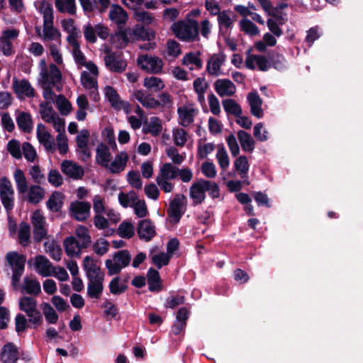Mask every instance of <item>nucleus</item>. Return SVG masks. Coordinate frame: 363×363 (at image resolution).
<instances>
[{
	"mask_svg": "<svg viewBox=\"0 0 363 363\" xmlns=\"http://www.w3.org/2000/svg\"><path fill=\"white\" fill-rule=\"evenodd\" d=\"M56 105L60 113L64 116L69 114L72 110L71 103L63 94L57 96Z\"/></svg>",
	"mask_w": 363,
	"mask_h": 363,
	"instance_id": "43",
	"label": "nucleus"
},
{
	"mask_svg": "<svg viewBox=\"0 0 363 363\" xmlns=\"http://www.w3.org/2000/svg\"><path fill=\"white\" fill-rule=\"evenodd\" d=\"M252 196L258 206H265L267 208L271 207L269 199L265 193L262 191H255L253 192Z\"/></svg>",
	"mask_w": 363,
	"mask_h": 363,
	"instance_id": "62",
	"label": "nucleus"
},
{
	"mask_svg": "<svg viewBox=\"0 0 363 363\" xmlns=\"http://www.w3.org/2000/svg\"><path fill=\"white\" fill-rule=\"evenodd\" d=\"M138 64L143 70L150 73L159 74L162 72L163 62L159 57L143 55L138 59Z\"/></svg>",
	"mask_w": 363,
	"mask_h": 363,
	"instance_id": "6",
	"label": "nucleus"
},
{
	"mask_svg": "<svg viewBox=\"0 0 363 363\" xmlns=\"http://www.w3.org/2000/svg\"><path fill=\"white\" fill-rule=\"evenodd\" d=\"M18 358L19 352L13 342H7L2 347L0 359L3 363H16Z\"/></svg>",
	"mask_w": 363,
	"mask_h": 363,
	"instance_id": "11",
	"label": "nucleus"
},
{
	"mask_svg": "<svg viewBox=\"0 0 363 363\" xmlns=\"http://www.w3.org/2000/svg\"><path fill=\"white\" fill-rule=\"evenodd\" d=\"M30 225L25 222H22L20 224V229L18 231V239L19 243L22 246H26L30 240Z\"/></svg>",
	"mask_w": 363,
	"mask_h": 363,
	"instance_id": "49",
	"label": "nucleus"
},
{
	"mask_svg": "<svg viewBox=\"0 0 363 363\" xmlns=\"http://www.w3.org/2000/svg\"><path fill=\"white\" fill-rule=\"evenodd\" d=\"M268 58L272 66L276 69L281 70L284 68V64L283 62L284 58L281 55L275 52H272L268 54Z\"/></svg>",
	"mask_w": 363,
	"mask_h": 363,
	"instance_id": "51",
	"label": "nucleus"
},
{
	"mask_svg": "<svg viewBox=\"0 0 363 363\" xmlns=\"http://www.w3.org/2000/svg\"><path fill=\"white\" fill-rule=\"evenodd\" d=\"M171 259V255L167 253L160 252L155 255L152 257V262L155 264L157 269H161L163 266H166L169 264Z\"/></svg>",
	"mask_w": 363,
	"mask_h": 363,
	"instance_id": "53",
	"label": "nucleus"
},
{
	"mask_svg": "<svg viewBox=\"0 0 363 363\" xmlns=\"http://www.w3.org/2000/svg\"><path fill=\"white\" fill-rule=\"evenodd\" d=\"M224 111L228 114L233 115L235 117H240L242 115V111L240 105L237 103L234 99H226L222 101Z\"/></svg>",
	"mask_w": 363,
	"mask_h": 363,
	"instance_id": "28",
	"label": "nucleus"
},
{
	"mask_svg": "<svg viewBox=\"0 0 363 363\" xmlns=\"http://www.w3.org/2000/svg\"><path fill=\"white\" fill-rule=\"evenodd\" d=\"M109 242L108 240L101 238L93 245V250L100 256L106 254L108 251Z\"/></svg>",
	"mask_w": 363,
	"mask_h": 363,
	"instance_id": "55",
	"label": "nucleus"
},
{
	"mask_svg": "<svg viewBox=\"0 0 363 363\" xmlns=\"http://www.w3.org/2000/svg\"><path fill=\"white\" fill-rule=\"evenodd\" d=\"M128 159V155L125 152H121L116 155L115 160L108 164L107 169L112 174H118L125 169Z\"/></svg>",
	"mask_w": 363,
	"mask_h": 363,
	"instance_id": "19",
	"label": "nucleus"
},
{
	"mask_svg": "<svg viewBox=\"0 0 363 363\" xmlns=\"http://www.w3.org/2000/svg\"><path fill=\"white\" fill-rule=\"evenodd\" d=\"M61 170L65 174L74 179H81L84 174L81 166L69 160H64L62 162Z\"/></svg>",
	"mask_w": 363,
	"mask_h": 363,
	"instance_id": "13",
	"label": "nucleus"
},
{
	"mask_svg": "<svg viewBox=\"0 0 363 363\" xmlns=\"http://www.w3.org/2000/svg\"><path fill=\"white\" fill-rule=\"evenodd\" d=\"M25 285L23 286L26 293L35 296L38 295L41 291L40 282L36 279H30L28 277L24 278Z\"/></svg>",
	"mask_w": 363,
	"mask_h": 363,
	"instance_id": "42",
	"label": "nucleus"
},
{
	"mask_svg": "<svg viewBox=\"0 0 363 363\" xmlns=\"http://www.w3.org/2000/svg\"><path fill=\"white\" fill-rule=\"evenodd\" d=\"M177 167L172 163L166 162L160 167V175L157 177H161L164 179H174L177 178Z\"/></svg>",
	"mask_w": 363,
	"mask_h": 363,
	"instance_id": "32",
	"label": "nucleus"
},
{
	"mask_svg": "<svg viewBox=\"0 0 363 363\" xmlns=\"http://www.w3.org/2000/svg\"><path fill=\"white\" fill-rule=\"evenodd\" d=\"M104 62L106 68L111 72L122 73L127 67V62L116 53H111L104 57Z\"/></svg>",
	"mask_w": 363,
	"mask_h": 363,
	"instance_id": "8",
	"label": "nucleus"
},
{
	"mask_svg": "<svg viewBox=\"0 0 363 363\" xmlns=\"http://www.w3.org/2000/svg\"><path fill=\"white\" fill-rule=\"evenodd\" d=\"M89 283L87 286V295L91 298H99L103 290V282L104 275H95L92 278H88Z\"/></svg>",
	"mask_w": 363,
	"mask_h": 363,
	"instance_id": "9",
	"label": "nucleus"
},
{
	"mask_svg": "<svg viewBox=\"0 0 363 363\" xmlns=\"http://www.w3.org/2000/svg\"><path fill=\"white\" fill-rule=\"evenodd\" d=\"M96 152L97 163L103 167L108 168V163L111 159V154L108 147L104 143H100L97 146Z\"/></svg>",
	"mask_w": 363,
	"mask_h": 363,
	"instance_id": "20",
	"label": "nucleus"
},
{
	"mask_svg": "<svg viewBox=\"0 0 363 363\" xmlns=\"http://www.w3.org/2000/svg\"><path fill=\"white\" fill-rule=\"evenodd\" d=\"M19 308L26 313L37 309V301L30 296H23L19 301Z\"/></svg>",
	"mask_w": 363,
	"mask_h": 363,
	"instance_id": "36",
	"label": "nucleus"
},
{
	"mask_svg": "<svg viewBox=\"0 0 363 363\" xmlns=\"http://www.w3.org/2000/svg\"><path fill=\"white\" fill-rule=\"evenodd\" d=\"M166 153L175 164H182L185 159L184 156L179 154V151L175 147H170L167 148L166 150Z\"/></svg>",
	"mask_w": 363,
	"mask_h": 363,
	"instance_id": "64",
	"label": "nucleus"
},
{
	"mask_svg": "<svg viewBox=\"0 0 363 363\" xmlns=\"http://www.w3.org/2000/svg\"><path fill=\"white\" fill-rule=\"evenodd\" d=\"M187 199L184 194H176L172 200L169 201V208L167 211L171 222L177 223L179 222L186 211Z\"/></svg>",
	"mask_w": 363,
	"mask_h": 363,
	"instance_id": "3",
	"label": "nucleus"
},
{
	"mask_svg": "<svg viewBox=\"0 0 363 363\" xmlns=\"http://www.w3.org/2000/svg\"><path fill=\"white\" fill-rule=\"evenodd\" d=\"M114 35L118 38V40H121L125 48L130 42L133 41L132 30L130 28H123L118 26V30L115 33Z\"/></svg>",
	"mask_w": 363,
	"mask_h": 363,
	"instance_id": "45",
	"label": "nucleus"
},
{
	"mask_svg": "<svg viewBox=\"0 0 363 363\" xmlns=\"http://www.w3.org/2000/svg\"><path fill=\"white\" fill-rule=\"evenodd\" d=\"M105 96L113 108H118V103L121 101L120 96L115 88L111 86H106L104 88Z\"/></svg>",
	"mask_w": 363,
	"mask_h": 363,
	"instance_id": "37",
	"label": "nucleus"
},
{
	"mask_svg": "<svg viewBox=\"0 0 363 363\" xmlns=\"http://www.w3.org/2000/svg\"><path fill=\"white\" fill-rule=\"evenodd\" d=\"M28 320L22 313H18L15 318V329L18 334L25 332L29 327L28 325Z\"/></svg>",
	"mask_w": 363,
	"mask_h": 363,
	"instance_id": "56",
	"label": "nucleus"
},
{
	"mask_svg": "<svg viewBox=\"0 0 363 363\" xmlns=\"http://www.w3.org/2000/svg\"><path fill=\"white\" fill-rule=\"evenodd\" d=\"M35 267L38 270L39 274L45 277L50 276L51 269H55L49 259L40 255L35 257Z\"/></svg>",
	"mask_w": 363,
	"mask_h": 363,
	"instance_id": "22",
	"label": "nucleus"
},
{
	"mask_svg": "<svg viewBox=\"0 0 363 363\" xmlns=\"http://www.w3.org/2000/svg\"><path fill=\"white\" fill-rule=\"evenodd\" d=\"M240 26L242 31L252 36L257 35L259 33L258 27L249 19L244 18L241 20Z\"/></svg>",
	"mask_w": 363,
	"mask_h": 363,
	"instance_id": "47",
	"label": "nucleus"
},
{
	"mask_svg": "<svg viewBox=\"0 0 363 363\" xmlns=\"http://www.w3.org/2000/svg\"><path fill=\"white\" fill-rule=\"evenodd\" d=\"M206 179H200L194 182L189 188V196L193 201L194 206L201 204L206 199L207 186L204 184Z\"/></svg>",
	"mask_w": 363,
	"mask_h": 363,
	"instance_id": "5",
	"label": "nucleus"
},
{
	"mask_svg": "<svg viewBox=\"0 0 363 363\" xmlns=\"http://www.w3.org/2000/svg\"><path fill=\"white\" fill-rule=\"evenodd\" d=\"M109 18L116 23L118 26L125 24L128 16L127 12L118 4H113L112 9L109 12Z\"/></svg>",
	"mask_w": 363,
	"mask_h": 363,
	"instance_id": "21",
	"label": "nucleus"
},
{
	"mask_svg": "<svg viewBox=\"0 0 363 363\" xmlns=\"http://www.w3.org/2000/svg\"><path fill=\"white\" fill-rule=\"evenodd\" d=\"M117 233L120 237L130 239L135 234V228L131 223L123 221L119 225Z\"/></svg>",
	"mask_w": 363,
	"mask_h": 363,
	"instance_id": "40",
	"label": "nucleus"
},
{
	"mask_svg": "<svg viewBox=\"0 0 363 363\" xmlns=\"http://www.w3.org/2000/svg\"><path fill=\"white\" fill-rule=\"evenodd\" d=\"M97 259H94L91 256H86L84 258L82 266L87 279L92 278L95 275H104L100 267L97 266Z\"/></svg>",
	"mask_w": 363,
	"mask_h": 363,
	"instance_id": "17",
	"label": "nucleus"
},
{
	"mask_svg": "<svg viewBox=\"0 0 363 363\" xmlns=\"http://www.w3.org/2000/svg\"><path fill=\"white\" fill-rule=\"evenodd\" d=\"M247 100L250 106L251 113L257 118H262L264 116L262 108V101L257 92H250L247 95Z\"/></svg>",
	"mask_w": 363,
	"mask_h": 363,
	"instance_id": "15",
	"label": "nucleus"
},
{
	"mask_svg": "<svg viewBox=\"0 0 363 363\" xmlns=\"http://www.w3.org/2000/svg\"><path fill=\"white\" fill-rule=\"evenodd\" d=\"M61 37L60 31L53 25L43 26V39L45 40H58Z\"/></svg>",
	"mask_w": 363,
	"mask_h": 363,
	"instance_id": "50",
	"label": "nucleus"
},
{
	"mask_svg": "<svg viewBox=\"0 0 363 363\" xmlns=\"http://www.w3.org/2000/svg\"><path fill=\"white\" fill-rule=\"evenodd\" d=\"M162 129V126L160 119L157 116L152 117L148 124L147 132L150 133L153 136H157L161 133Z\"/></svg>",
	"mask_w": 363,
	"mask_h": 363,
	"instance_id": "58",
	"label": "nucleus"
},
{
	"mask_svg": "<svg viewBox=\"0 0 363 363\" xmlns=\"http://www.w3.org/2000/svg\"><path fill=\"white\" fill-rule=\"evenodd\" d=\"M8 264L12 267L13 272H24L26 257L17 252H9L6 255Z\"/></svg>",
	"mask_w": 363,
	"mask_h": 363,
	"instance_id": "14",
	"label": "nucleus"
},
{
	"mask_svg": "<svg viewBox=\"0 0 363 363\" xmlns=\"http://www.w3.org/2000/svg\"><path fill=\"white\" fill-rule=\"evenodd\" d=\"M113 259L114 262L111 259L105 262L109 276L118 274L123 268L128 267L131 261V255L128 250H118L113 255Z\"/></svg>",
	"mask_w": 363,
	"mask_h": 363,
	"instance_id": "2",
	"label": "nucleus"
},
{
	"mask_svg": "<svg viewBox=\"0 0 363 363\" xmlns=\"http://www.w3.org/2000/svg\"><path fill=\"white\" fill-rule=\"evenodd\" d=\"M0 199L6 213L8 214L10 213L14 206L13 195H5V193L1 191V193L0 194Z\"/></svg>",
	"mask_w": 363,
	"mask_h": 363,
	"instance_id": "60",
	"label": "nucleus"
},
{
	"mask_svg": "<svg viewBox=\"0 0 363 363\" xmlns=\"http://www.w3.org/2000/svg\"><path fill=\"white\" fill-rule=\"evenodd\" d=\"M75 234L80 240L81 248H87L91 242L87 228L84 225H79L76 228Z\"/></svg>",
	"mask_w": 363,
	"mask_h": 363,
	"instance_id": "35",
	"label": "nucleus"
},
{
	"mask_svg": "<svg viewBox=\"0 0 363 363\" xmlns=\"http://www.w3.org/2000/svg\"><path fill=\"white\" fill-rule=\"evenodd\" d=\"M7 149L9 153L15 158V159H21L22 157V152L21 150L20 143L15 140H11L7 145Z\"/></svg>",
	"mask_w": 363,
	"mask_h": 363,
	"instance_id": "57",
	"label": "nucleus"
},
{
	"mask_svg": "<svg viewBox=\"0 0 363 363\" xmlns=\"http://www.w3.org/2000/svg\"><path fill=\"white\" fill-rule=\"evenodd\" d=\"M13 89L18 98H21L22 96L33 97L35 94L34 89L26 79L18 80L17 78L14 77L13 79Z\"/></svg>",
	"mask_w": 363,
	"mask_h": 363,
	"instance_id": "10",
	"label": "nucleus"
},
{
	"mask_svg": "<svg viewBox=\"0 0 363 363\" xmlns=\"http://www.w3.org/2000/svg\"><path fill=\"white\" fill-rule=\"evenodd\" d=\"M26 315L28 316V323L33 325V328L36 329L43 323V319L42 314L38 309L34 310L33 312H29L26 313Z\"/></svg>",
	"mask_w": 363,
	"mask_h": 363,
	"instance_id": "63",
	"label": "nucleus"
},
{
	"mask_svg": "<svg viewBox=\"0 0 363 363\" xmlns=\"http://www.w3.org/2000/svg\"><path fill=\"white\" fill-rule=\"evenodd\" d=\"M40 112L41 118L47 123H51L55 121V116L56 113L54 112L53 108L47 102L41 103L40 104Z\"/></svg>",
	"mask_w": 363,
	"mask_h": 363,
	"instance_id": "44",
	"label": "nucleus"
},
{
	"mask_svg": "<svg viewBox=\"0 0 363 363\" xmlns=\"http://www.w3.org/2000/svg\"><path fill=\"white\" fill-rule=\"evenodd\" d=\"M22 150L24 157L28 161L33 162L35 160L37 157L36 151L30 143L28 142L23 143Z\"/></svg>",
	"mask_w": 363,
	"mask_h": 363,
	"instance_id": "61",
	"label": "nucleus"
},
{
	"mask_svg": "<svg viewBox=\"0 0 363 363\" xmlns=\"http://www.w3.org/2000/svg\"><path fill=\"white\" fill-rule=\"evenodd\" d=\"M18 128L23 133H30L33 129L31 116L28 113L21 112L16 118Z\"/></svg>",
	"mask_w": 363,
	"mask_h": 363,
	"instance_id": "27",
	"label": "nucleus"
},
{
	"mask_svg": "<svg viewBox=\"0 0 363 363\" xmlns=\"http://www.w3.org/2000/svg\"><path fill=\"white\" fill-rule=\"evenodd\" d=\"M148 289L151 292H159L162 290V279L159 272L151 267L147 273Z\"/></svg>",
	"mask_w": 363,
	"mask_h": 363,
	"instance_id": "16",
	"label": "nucleus"
},
{
	"mask_svg": "<svg viewBox=\"0 0 363 363\" xmlns=\"http://www.w3.org/2000/svg\"><path fill=\"white\" fill-rule=\"evenodd\" d=\"M134 18L138 21L150 25L152 23L153 16L151 13L144 10L134 9Z\"/></svg>",
	"mask_w": 363,
	"mask_h": 363,
	"instance_id": "52",
	"label": "nucleus"
},
{
	"mask_svg": "<svg viewBox=\"0 0 363 363\" xmlns=\"http://www.w3.org/2000/svg\"><path fill=\"white\" fill-rule=\"evenodd\" d=\"M200 52L195 54L192 52L186 53L182 59V65H188L189 64L194 65L198 69L202 67V61L199 57Z\"/></svg>",
	"mask_w": 363,
	"mask_h": 363,
	"instance_id": "48",
	"label": "nucleus"
},
{
	"mask_svg": "<svg viewBox=\"0 0 363 363\" xmlns=\"http://www.w3.org/2000/svg\"><path fill=\"white\" fill-rule=\"evenodd\" d=\"M234 167L238 172L242 179L247 178V172L249 171L250 164L246 156L241 155L238 157L234 162Z\"/></svg>",
	"mask_w": 363,
	"mask_h": 363,
	"instance_id": "29",
	"label": "nucleus"
},
{
	"mask_svg": "<svg viewBox=\"0 0 363 363\" xmlns=\"http://www.w3.org/2000/svg\"><path fill=\"white\" fill-rule=\"evenodd\" d=\"M137 233L140 240L149 242L156 235L155 226L149 218L140 220Z\"/></svg>",
	"mask_w": 363,
	"mask_h": 363,
	"instance_id": "7",
	"label": "nucleus"
},
{
	"mask_svg": "<svg viewBox=\"0 0 363 363\" xmlns=\"http://www.w3.org/2000/svg\"><path fill=\"white\" fill-rule=\"evenodd\" d=\"M216 93L221 97L233 96L236 91L235 84L228 79H219L214 83Z\"/></svg>",
	"mask_w": 363,
	"mask_h": 363,
	"instance_id": "12",
	"label": "nucleus"
},
{
	"mask_svg": "<svg viewBox=\"0 0 363 363\" xmlns=\"http://www.w3.org/2000/svg\"><path fill=\"white\" fill-rule=\"evenodd\" d=\"M42 309L46 320L50 324H55L58 320V315L48 303H42Z\"/></svg>",
	"mask_w": 363,
	"mask_h": 363,
	"instance_id": "46",
	"label": "nucleus"
},
{
	"mask_svg": "<svg viewBox=\"0 0 363 363\" xmlns=\"http://www.w3.org/2000/svg\"><path fill=\"white\" fill-rule=\"evenodd\" d=\"M64 247L67 255L73 257L76 254L75 249H82L80 242L74 236L66 238L64 240Z\"/></svg>",
	"mask_w": 363,
	"mask_h": 363,
	"instance_id": "41",
	"label": "nucleus"
},
{
	"mask_svg": "<svg viewBox=\"0 0 363 363\" xmlns=\"http://www.w3.org/2000/svg\"><path fill=\"white\" fill-rule=\"evenodd\" d=\"M132 96L146 108H157L160 107L159 100L151 97L150 94L145 95L142 89L135 91Z\"/></svg>",
	"mask_w": 363,
	"mask_h": 363,
	"instance_id": "18",
	"label": "nucleus"
},
{
	"mask_svg": "<svg viewBox=\"0 0 363 363\" xmlns=\"http://www.w3.org/2000/svg\"><path fill=\"white\" fill-rule=\"evenodd\" d=\"M45 191L39 185H32L28 191V201L33 204L38 203L44 197Z\"/></svg>",
	"mask_w": 363,
	"mask_h": 363,
	"instance_id": "33",
	"label": "nucleus"
},
{
	"mask_svg": "<svg viewBox=\"0 0 363 363\" xmlns=\"http://www.w3.org/2000/svg\"><path fill=\"white\" fill-rule=\"evenodd\" d=\"M216 158L218 160L220 167L223 170H225L229 166L230 160L228 153L223 146L218 149L216 154Z\"/></svg>",
	"mask_w": 363,
	"mask_h": 363,
	"instance_id": "54",
	"label": "nucleus"
},
{
	"mask_svg": "<svg viewBox=\"0 0 363 363\" xmlns=\"http://www.w3.org/2000/svg\"><path fill=\"white\" fill-rule=\"evenodd\" d=\"M144 86L148 89H152L155 92L160 91L164 88V84L162 80L157 77H146L144 79Z\"/></svg>",
	"mask_w": 363,
	"mask_h": 363,
	"instance_id": "34",
	"label": "nucleus"
},
{
	"mask_svg": "<svg viewBox=\"0 0 363 363\" xmlns=\"http://www.w3.org/2000/svg\"><path fill=\"white\" fill-rule=\"evenodd\" d=\"M37 138L39 143L45 147L48 150L53 152L55 150V143L52 138L51 134L48 131L41 132L37 130Z\"/></svg>",
	"mask_w": 363,
	"mask_h": 363,
	"instance_id": "31",
	"label": "nucleus"
},
{
	"mask_svg": "<svg viewBox=\"0 0 363 363\" xmlns=\"http://www.w3.org/2000/svg\"><path fill=\"white\" fill-rule=\"evenodd\" d=\"M238 138L243 151L252 152L254 150L255 142L250 133L240 130L238 132Z\"/></svg>",
	"mask_w": 363,
	"mask_h": 363,
	"instance_id": "24",
	"label": "nucleus"
},
{
	"mask_svg": "<svg viewBox=\"0 0 363 363\" xmlns=\"http://www.w3.org/2000/svg\"><path fill=\"white\" fill-rule=\"evenodd\" d=\"M65 8L64 7V3L62 0H55V6L58 11L60 13H65L67 11L71 15L76 14V4L75 0H65Z\"/></svg>",
	"mask_w": 363,
	"mask_h": 363,
	"instance_id": "38",
	"label": "nucleus"
},
{
	"mask_svg": "<svg viewBox=\"0 0 363 363\" xmlns=\"http://www.w3.org/2000/svg\"><path fill=\"white\" fill-rule=\"evenodd\" d=\"M63 197L64 195L61 192L52 193L46 203L48 208L55 213L60 211L63 206Z\"/></svg>",
	"mask_w": 363,
	"mask_h": 363,
	"instance_id": "26",
	"label": "nucleus"
},
{
	"mask_svg": "<svg viewBox=\"0 0 363 363\" xmlns=\"http://www.w3.org/2000/svg\"><path fill=\"white\" fill-rule=\"evenodd\" d=\"M133 41L151 40L155 38V33L150 28H146L145 26L136 25L132 30Z\"/></svg>",
	"mask_w": 363,
	"mask_h": 363,
	"instance_id": "23",
	"label": "nucleus"
},
{
	"mask_svg": "<svg viewBox=\"0 0 363 363\" xmlns=\"http://www.w3.org/2000/svg\"><path fill=\"white\" fill-rule=\"evenodd\" d=\"M175 36L182 41L194 42L199 40V23L196 20L189 19L186 23L179 21L172 26Z\"/></svg>",
	"mask_w": 363,
	"mask_h": 363,
	"instance_id": "1",
	"label": "nucleus"
},
{
	"mask_svg": "<svg viewBox=\"0 0 363 363\" xmlns=\"http://www.w3.org/2000/svg\"><path fill=\"white\" fill-rule=\"evenodd\" d=\"M186 131L184 129L180 128L173 131V140L177 146H184L186 139Z\"/></svg>",
	"mask_w": 363,
	"mask_h": 363,
	"instance_id": "59",
	"label": "nucleus"
},
{
	"mask_svg": "<svg viewBox=\"0 0 363 363\" xmlns=\"http://www.w3.org/2000/svg\"><path fill=\"white\" fill-rule=\"evenodd\" d=\"M179 118L180 119L179 124L183 127H187L194 121V109H189L185 106L179 107L177 110Z\"/></svg>",
	"mask_w": 363,
	"mask_h": 363,
	"instance_id": "30",
	"label": "nucleus"
},
{
	"mask_svg": "<svg viewBox=\"0 0 363 363\" xmlns=\"http://www.w3.org/2000/svg\"><path fill=\"white\" fill-rule=\"evenodd\" d=\"M91 204L86 201H75L70 203V216L77 221H85L90 213Z\"/></svg>",
	"mask_w": 363,
	"mask_h": 363,
	"instance_id": "4",
	"label": "nucleus"
},
{
	"mask_svg": "<svg viewBox=\"0 0 363 363\" xmlns=\"http://www.w3.org/2000/svg\"><path fill=\"white\" fill-rule=\"evenodd\" d=\"M14 179L19 194H25L28 191V184L23 172L17 169L14 173Z\"/></svg>",
	"mask_w": 363,
	"mask_h": 363,
	"instance_id": "39",
	"label": "nucleus"
},
{
	"mask_svg": "<svg viewBox=\"0 0 363 363\" xmlns=\"http://www.w3.org/2000/svg\"><path fill=\"white\" fill-rule=\"evenodd\" d=\"M225 55L224 54H221L219 56L216 55L212 56L207 62V72L211 75H218V72L220 71L222 64L225 61Z\"/></svg>",
	"mask_w": 363,
	"mask_h": 363,
	"instance_id": "25",
	"label": "nucleus"
}]
</instances>
